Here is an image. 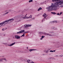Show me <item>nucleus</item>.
I'll return each instance as SVG.
<instances>
[{
    "label": "nucleus",
    "mask_w": 63,
    "mask_h": 63,
    "mask_svg": "<svg viewBox=\"0 0 63 63\" xmlns=\"http://www.w3.org/2000/svg\"><path fill=\"white\" fill-rule=\"evenodd\" d=\"M60 3V1L57 2L56 3H54V4L53 3H52L51 5L47 8L46 9L48 10V12L49 11H51L52 10H57V7L59 6V5H63V1L61 2Z\"/></svg>",
    "instance_id": "f257e3e1"
},
{
    "label": "nucleus",
    "mask_w": 63,
    "mask_h": 63,
    "mask_svg": "<svg viewBox=\"0 0 63 63\" xmlns=\"http://www.w3.org/2000/svg\"><path fill=\"white\" fill-rule=\"evenodd\" d=\"M41 33H42V34H45V35H47H47H48V36H56V35H55V34H53V35H51V34H50L48 33H46V32H44V33H43V32H41Z\"/></svg>",
    "instance_id": "f03ea898"
},
{
    "label": "nucleus",
    "mask_w": 63,
    "mask_h": 63,
    "mask_svg": "<svg viewBox=\"0 0 63 63\" xmlns=\"http://www.w3.org/2000/svg\"><path fill=\"white\" fill-rule=\"evenodd\" d=\"M11 20L10 19H9L8 20H6L5 21H4V22H3V24L4 23V24H7L8 23V22L9 21H10Z\"/></svg>",
    "instance_id": "7ed1b4c3"
},
{
    "label": "nucleus",
    "mask_w": 63,
    "mask_h": 63,
    "mask_svg": "<svg viewBox=\"0 0 63 63\" xmlns=\"http://www.w3.org/2000/svg\"><path fill=\"white\" fill-rule=\"evenodd\" d=\"M61 0H52V2H56V1H57V2H60L59 3V4L61 3V2H62L63 1H62Z\"/></svg>",
    "instance_id": "20e7f679"
},
{
    "label": "nucleus",
    "mask_w": 63,
    "mask_h": 63,
    "mask_svg": "<svg viewBox=\"0 0 63 63\" xmlns=\"http://www.w3.org/2000/svg\"><path fill=\"white\" fill-rule=\"evenodd\" d=\"M24 30H22L20 31L19 32H17V34H19L20 33H23V32H24Z\"/></svg>",
    "instance_id": "39448f33"
},
{
    "label": "nucleus",
    "mask_w": 63,
    "mask_h": 63,
    "mask_svg": "<svg viewBox=\"0 0 63 63\" xmlns=\"http://www.w3.org/2000/svg\"><path fill=\"white\" fill-rule=\"evenodd\" d=\"M15 38L16 39H19L20 38V37L18 35H15Z\"/></svg>",
    "instance_id": "423d86ee"
},
{
    "label": "nucleus",
    "mask_w": 63,
    "mask_h": 63,
    "mask_svg": "<svg viewBox=\"0 0 63 63\" xmlns=\"http://www.w3.org/2000/svg\"><path fill=\"white\" fill-rule=\"evenodd\" d=\"M43 17H44V18H46V17H47V14H45L43 15Z\"/></svg>",
    "instance_id": "0eeeda50"
},
{
    "label": "nucleus",
    "mask_w": 63,
    "mask_h": 63,
    "mask_svg": "<svg viewBox=\"0 0 63 63\" xmlns=\"http://www.w3.org/2000/svg\"><path fill=\"white\" fill-rule=\"evenodd\" d=\"M4 23H3V22H2V23H0V27L1 26H4L3 24H4Z\"/></svg>",
    "instance_id": "6e6552de"
},
{
    "label": "nucleus",
    "mask_w": 63,
    "mask_h": 63,
    "mask_svg": "<svg viewBox=\"0 0 63 63\" xmlns=\"http://www.w3.org/2000/svg\"><path fill=\"white\" fill-rule=\"evenodd\" d=\"M16 43L15 42L14 43H13L12 44H11L10 45H9V46H10V47H11V46H13L14 44H15Z\"/></svg>",
    "instance_id": "1a4fd4ad"
},
{
    "label": "nucleus",
    "mask_w": 63,
    "mask_h": 63,
    "mask_svg": "<svg viewBox=\"0 0 63 63\" xmlns=\"http://www.w3.org/2000/svg\"><path fill=\"white\" fill-rule=\"evenodd\" d=\"M42 10V8L41 7H40L38 10V11H39L40 10Z\"/></svg>",
    "instance_id": "9d476101"
},
{
    "label": "nucleus",
    "mask_w": 63,
    "mask_h": 63,
    "mask_svg": "<svg viewBox=\"0 0 63 63\" xmlns=\"http://www.w3.org/2000/svg\"><path fill=\"white\" fill-rule=\"evenodd\" d=\"M33 50H36V49H30L29 50V51H30V52H31V51H33Z\"/></svg>",
    "instance_id": "9b49d317"
},
{
    "label": "nucleus",
    "mask_w": 63,
    "mask_h": 63,
    "mask_svg": "<svg viewBox=\"0 0 63 63\" xmlns=\"http://www.w3.org/2000/svg\"><path fill=\"white\" fill-rule=\"evenodd\" d=\"M51 14H53V15H55V14H56V13L55 12H52L51 13Z\"/></svg>",
    "instance_id": "f8f14e48"
},
{
    "label": "nucleus",
    "mask_w": 63,
    "mask_h": 63,
    "mask_svg": "<svg viewBox=\"0 0 63 63\" xmlns=\"http://www.w3.org/2000/svg\"><path fill=\"white\" fill-rule=\"evenodd\" d=\"M24 27L25 28L28 27V25H24Z\"/></svg>",
    "instance_id": "ddd939ff"
},
{
    "label": "nucleus",
    "mask_w": 63,
    "mask_h": 63,
    "mask_svg": "<svg viewBox=\"0 0 63 63\" xmlns=\"http://www.w3.org/2000/svg\"><path fill=\"white\" fill-rule=\"evenodd\" d=\"M27 62L28 63H29L30 62V60L28 59L27 60Z\"/></svg>",
    "instance_id": "4468645a"
},
{
    "label": "nucleus",
    "mask_w": 63,
    "mask_h": 63,
    "mask_svg": "<svg viewBox=\"0 0 63 63\" xmlns=\"http://www.w3.org/2000/svg\"><path fill=\"white\" fill-rule=\"evenodd\" d=\"M29 32H23V34H26V33H28Z\"/></svg>",
    "instance_id": "2eb2a0df"
},
{
    "label": "nucleus",
    "mask_w": 63,
    "mask_h": 63,
    "mask_svg": "<svg viewBox=\"0 0 63 63\" xmlns=\"http://www.w3.org/2000/svg\"><path fill=\"white\" fill-rule=\"evenodd\" d=\"M19 21L20 22V20H19L18 21H16V20L15 21V22H16V23L17 22H19Z\"/></svg>",
    "instance_id": "dca6fc26"
},
{
    "label": "nucleus",
    "mask_w": 63,
    "mask_h": 63,
    "mask_svg": "<svg viewBox=\"0 0 63 63\" xmlns=\"http://www.w3.org/2000/svg\"><path fill=\"white\" fill-rule=\"evenodd\" d=\"M3 58L1 59L0 60V62H1V61H3Z\"/></svg>",
    "instance_id": "f3484780"
},
{
    "label": "nucleus",
    "mask_w": 63,
    "mask_h": 63,
    "mask_svg": "<svg viewBox=\"0 0 63 63\" xmlns=\"http://www.w3.org/2000/svg\"><path fill=\"white\" fill-rule=\"evenodd\" d=\"M29 3H30V2H33V0H30L29 1Z\"/></svg>",
    "instance_id": "a211bd4d"
},
{
    "label": "nucleus",
    "mask_w": 63,
    "mask_h": 63,
    "mask_svg": "<svg viewBox=\"0 0 63 63\" xmlns=\"http://www.w3.org/2000/svg\"><path fill=\"white\" fill-rule=\"evenodd\" d=\"M32 26V25H28V27H30V26Z\"/></svg>",
    "instance_id": "6ab92c4d"
},
{
    "label": "nucleus",
    "mask_w": 63,
    "mask_h": 63,
    "mask_svg": "<svg viewBox=\"0 0 63 63\" xmlns=\"http://www.w3.org/2000/svg\"><path fill=\"white\" fill-rule=\"evenodd\" d=\"M10 20H10V21H14V19H11Z\"/></svg>",
    "instance_id": "aec40b11"
},
{
    "label": "nucleus",
    "mask_w": 63,
    "mask_h": 63,
    "mask_svg": "<svg viewBox=\"0 0 63 63\" xmlns=\"http://www.w3.org/2000/svg\"><path fill=\"white\" fill-rule=\"evenodd\" d=\"M32 18V16H31V15H30V16L29 17V18Z\"/></svg>",
    "instance_id": "412c9836"
},
{
    "label": "nucleus",
    "mask_w": 63,
    "mask_h": 63,
    "mask_svg": "<svg viewBox=\"0 0 63 63\" xmlns=\"http://www.w3.org/2000/svg\"><path fill=\"white\" fill-rule=\"evenodd\" d=\"M23 18H29V17H23Z\"/></svg>",
    "instance_id": "4be33fe9"
},
{
    "label": "nucleus",
    "mask_w": 63,
    "mask_h": 63,
    "mask_svg": "<svg viewBox=\"0 0 63 63\" xmlns=\"http://www.w3.org/2000/svg\"><path fill=\"white\" fill-rule=\"evenodd\" d=\"M24 36H25V34L24 33H23V34L21 36V37H24Z\"/></svg>",
    "instance_id": "5701e85b"
},
{
    "label": "nucleus",
    "mask_w": 63,
    "mask_h": 63,
    "mask_svg": "<svg viewBox=\"0 0 63 63\" xmlns=\"http://www.w3.org/2000/svg\"><path fill=\"white\" fill-rule=\"evenodd\" d=\"M2 59H3V60H5V61H6V58H3Z\"/></svg>",
    "instance_id": "b1692460"
},
{
    "label": "nucleus",
    "mask_w": 63,
    "mask_h": 63,
    "mask_svg": "<svg viewBox=\"0 0 63 63\" xmlns=\"http://www.w3.org/2000/svg\"><path fill=\"white\" fill-rule=\"evenodd\" d=\"M63 13L62 12H61L60 13V15H61V14H62Z\"/></svg>",
    "instance_id": "393cba45"
},
{
    "label": "nucleus",
    "mask_w": 63,
    "mask_h": 63,
    "mask_svg": "<svg viewBox=\"0 0 63 63\" xmlns=\"http://www.w3.org/2000/svg\"><path fill=\"white\" fill-rule=\"evenodd\" d=\"M44 20H45V19L44 18L42 20V22H43V21H44Z\"/></svg>",
    "instance_id": "a878e982"
},
{
    "label": "nucleus",
    "mask_w": 63,
    "mask_h": 63,
    "mask_svg": "<svg viewBox=\"0 0 63 63\" xmlns=\"http://www.w3.org/2000/svg\"><path fill=\"white\" fill-rule=\"evenodd\" d=\"M48 50L46 52V53H47V52H48V50Z\"/></svg>",
    "instance_id": "bb28decb"
},
{
    "label": "nucleus",
    "mask_w": 63,
    "mask_h": 63,
    "mask_svg": "<svg viewBox=\"0 0 63 63\" xmlns=\"http://www.w3.org/2000/svg\"><path fill=\"white\" fill-rule=\"evenodd\" d=\"M44 2H41L40 3V4H41V5H42V4H44Z\"/></svg>",
    "instance_id": "cd10ccee"
},
{
    "label": "nucleus",
    "mask_w": 63,
    "mask_h": 63,
    "mask_svg": "<svg viewBox=\"0 0 63 63\" xmlns=\"http://www.w3.org/2000/svg\"><path fill=\"white\" fill-rule=\"evenodd\" d=\"M50 52H53V50H50Z\"/></svg>",
    "instance_id": "c85d7f7f"
},
{
    "label": "nucleus",
    "mask_w": 63,
    "mask_h": 63,
    "mask_svg": "<svg viewBox=\"0 0 63 63\" xmlns=\"http://www.w3.org/2000/svg\"><path fill=\"white\" fill-rule=\"evenodd\" d=\"M5 15H6L5 13H4L2 15V16H5Z\"/></svg>",
    "instance_id": "c756f323"
},
{
    "label": "nucleus",
    "mask_w": 63,
    "mask_h": 63,
    "mask_svg": "<svg viewBox=\"0 0 63 63\" xmlns=\"http://www.w3.org/2000/svg\"><path fill=\"white\" fill-rule=\"evenodd\" d=\"M2 31H4V30H5V29H2Z\"/></svg>",
    "instance_id": "7c9ffc66"
},
{
    "label": "nucleus",
    "mask_w": 63,
    "mask_h": 63,
    "mask_svg": "<svg viewBox=\"0 0 63 63\" xmlns=\"http://www.w3.org/2000/svg\"><path fill=\"white\" fill-rule=\"evenodd\" d=\"M57 15H59V16H60V14H59V13H58L57 14Z\"/></svg>",
    "instance_id": "2f4dec72"
},
{
    "label": "nucleus",
    "mask_w": 63,
    "mask_h": 63,
    "mask_svg": "<svg viewBox=\"0 0 63 63\" xmlns=\"http://www.w3.org/2000/svg\"><path fill=\"white\" fill-rule=\"evenodd\" d=\"M44 36H42L41 37L43 38H44Z\"/></svg>",
    "instance_id": "473e14b6"
},
{
    "label": "nucleus",
    "mask_w": 63,
    "mask_h": 63,
    "mask_svg": "<svg viewBox=\"0 0 63 63\" xmlns=\"http://www.w3.org/2000/svg\"><path fill=\"white\" fill-rule=\"evenodd\" d=\"M54 30H57V28H54Z\"/></svg>",
    "instance_id": "72a5a7b5"
},
{
    "label": "nucleus",
    "mask_w": 63,
    "mask_h": 63,
    "mask_svg": "<svg viewBox=\"0 0 63 63\" xmlns=\"http://www.w3.org/2000/svg\"><path fill=\"white\" fill-rule=\"evenodd\" d=\"M53 22H57V21H53Z\"/></svg>",
    "instance_id": "f704fd0d"
},
{
    "label": "nucleus",
    "mask_w": 63,
    "mask_h": 63,
    "mask_svg": "<svg viewBox=\"0 0 63 63\" xmlns=\"http://www.w3.org/2000/svg\"><path fill=\"white\" fill-rule=\"evenodd\" d=\"M39 33H40V34H42V32H40Z\"/></svg>",
    "instance_id": "c9c22d12"
},
{
    "label": "nucleus",
    "mask_w": 63,
    "mask_h": 63,
    "mask_svg": "<svg viewBox=\"0 0 63 63\" xmlns=\"http://www.w3.org/2000/svg\"><path fill=\"white\" fill-rule=\"evenodd\" d=\"M34 63L32 61V62H30V63Z\"/></svg>",
    "instance_id": "e433bc0d"
},
{
    "label": "nucleus",
    "mask_w": 63,
    "mask_h": 63,
    "mask_svg": "<svg viewBox=\"0 0 63 63\" xmlns=\"http://www.w3.org/2000/svg\"><path fill=\"white\" fill-rule=\"evenodd\" d=\"M51 58H52V57H49V59H51Z\"/></svg>",
    "instance_id": "4c0bfd02"
},
{
    "label": "nucleus",
    "mask_w": 63,
    "mask_h": 63,
    "mask_svg": "<svg viewBox=\"0 0 63 63\" xmlns=\"http://www.w3.org/2000/svg\"><path fill=\"white\" fill-rule=\"evenodd\" d=\"M9 13V12H7L6 13H5V14H8Z\"/></svg>",
    "instance_id": "58836bf2"
},
{
    "label": "nucleus",
    "mask_w": 63,
    "mask_h": 63,
    "mask_svg": "<svg viewBox=\"0 0 63 63\" xmlns=\"http://www.w3.org/2000/svg\"><path fill=\"white\" fill-rule=\"evenodd\" d=\"M40 40H43V38L42 37L41 38H40Z\"/></svg>",
    "instance_id": "ea45409f"
},
{
    "label": "nucleus",
    "mask_w": 63,
    "mask_h": 63,
    "mask_svg": "<svg viewBox=\"0 0 63 63\" xmlns=\"http://www.w3.org/2000/svg\"><path fill=\"white\" fill-rule=\"evenodd\" d=\"M59 56H60V57H62V56H63V55H62V56L60 55Z\"/></svg>",
    "instance_id": "a19ab883"
},
{
    "label": "nucleus",
    "mask_w": 63,
    "mask_h": 63,
    "mask_svg": "<svg viewBox=\"0 0 63 63\" xmlns=\"http://www.w3.org/2000/svg\"><path fill=\"white\" fill-rule=\"evenodd\" d=\"M53 33V32H50V33Z\"/></svg>",
    "instance_id": "79ce46f5"
},
{
    "label": "nucleus",
    "mask_w": 63,
    "mask_h": 63,
    "mask_svg": "<svg viewBox=\"0 0 63 63\" xmlns=\"http://www.w3.org/2000/svg\"><path fill=\"white\" fill-rule=\"evenodd\" d=\"M52 28V29H54V27H53Z\"/></svg>",
    "instance_id": "37998d69"
},
{
    "label": "nucleus",
    "mask_w": 63,
    "mask_h": 63,
    "mask_svg": "<svg viewBox=\"0 0 63 63\" xmlns=\"http://www.w3.org/2000/svg\"><path fill=\"white\" fill-rule=\"evenodd\" d=\"M26 15H27V14H26V15L24 17H25L26 16Z\"/></svg>",
    "instance_id": "c03bdc74"
},
{
    "label": "nucleus",
    "mask_w": 63,
    "mask_h": 63,
    "mask_svg": "<svg viewBox=\"0 0 63 63\" xmlns=\"http://www.w3.org/2000/svg\"><path fill=\"white\" fill-rule=\"evenodd\" d=\"M53 51H54V52H55V50H53Z\"/></svg>",
    "instance_id": "a18cd8bd"
},
{
    "label": "nucleus",
    "mask_w": 63,
    "mask_h": 63,
    "mask_svg": "<svg viewBox=\"0 0 63 63\" xmlns=\"http://www.w3.org/2000/svg\"><path fill=\"white\" fill-rule=\"evenodd\" d=\"M54 59V60H55V58H53V59Z\"/></svg>",
    "instance_id": "49530a36"
},
{
    "label": "nucleus",
    "mask_w": 63,
    "mask_h": 63,
    "mask_svg": "<svg viewBox=\"0 0 63 63\" xmlns=\"http://www.w3.org/2000/svg\"><path fill=\"white\" fill-rule=\"evenodd\" d=\"M56 57H58V55H56Z\"/></svg>",
    "instance_id": "de8ad7c7"
},
{
    "label": "nucleus",
    "mask_w": 63,
    "mask_h": 63,
    "mask_svg": "<svg viewBox=\"0 0 63 63\" xmlns=\"http://www.w3.org/2000/svg\"><path fill=\"white\" fill-rule=\"evenodd\" d=\"M43 55H44V54H43Z\"/></svg>",
    "instance_id": "09e8293b"
},
{
    "label": "nucleus",
    "mask_w": 63,
    "mask_h": 63,
    "mask_svg": "<svg viewBox=\"0 0 63 63\" xmlns=\"http://www.w3.org/2000/svg\"><path fill=\"white\" fill-rule=\"evenodd\" d=\"M27 49H28V47H27Z\"/></svg>",
    "instance_id": "8fccbe9b"
},
{
    "label": "nucleus",
    "mask_w": 63,
    "mask_h": 63,
    "mask_svg": "<svg viewBox=\"0 0 63 63\" xmlns=\"http://www.w3.org/2000/svg\"><path fill=\"white\" fill-rule=\"evenodd\" d=\"M4 36H5V34H4Z\"/></svg>",
    "instance_id": "3c124183"
},
{
    "label": "nucleus",
    "mask_w": 63,
    "mask_h": 63,
    "mask_svg": "<svg viewBox=\"0 0 63 63\" xmlns=\"http://www.w3.org/2000/svg\"><path fill=\"white\" fill-rule=\"evenodd\" d=\"M47 18H46V20H47Z\"/></svg>",
    "instance_id": "603ef678"
},
{
    "label": "nucleus",
    "mask_w": 63,
    "mask_h": 63,
    "mask_svg": "<svg viewBox=\"0 0 63 63\" xmlns=\"http://www.w3.org/2000/svg\"><path fill=\"white\" fill-rule=\"evenodd\" d=\"M3 44H4V43H3Z\"/></svg>",
    "instance_id": "864d4df0"
}]
</instances>
